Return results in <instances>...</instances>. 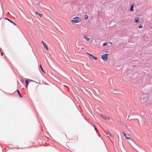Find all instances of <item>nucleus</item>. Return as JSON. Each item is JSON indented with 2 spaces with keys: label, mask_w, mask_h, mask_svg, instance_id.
Wrapping results in <instances>:
<instances>
[{
  "label": "nucleus",
  "mask_w": 152,
  "mask_h": 152,
  "mask_svg": "<svg viewBox=\"0 0 152 152\" xmlns=\"http://www.w3.org/2000/svg\"><path fill=\"white\" fill-rule=\"evenodd\" d=\"M109 135L110 136H111L112 137H113V136H112V134L110 132H109Z\"/></svg>",
  "instance_id": "nucleus-21"
},
{
  "label": "nucleus",
  "mask_w": 152,
  "mask_h": 152,
  "mask_svg": "<svg viewBox=\"0 0 152 152\" xmlns=\"http://www.w3.org/2000/svg\"><path fill=\"white\" fill-rule=\"evenodd\" d=\"M94 128L95 129V130L96 131H98V129H97V128H96V126H95V125L94 124Z\"/></svg>",
  "instance_id": "nucleus-15"
},
{
  "label": "nucleus",
  "mask_w": 152,
  "mask_h": 152,
  "mask_svg": "<svg viewBox=\"0 0 152 152\" xmlns=\"http://www.w3.org/2000/svg\"><path fill=\"white\" fill-rule=\"evenodd\" d=\"M1 55L2 56H3L4 54H3V52H1Z\"/></svg>",
  "instance_id": "nucleus-25"
},
{
  "label": "nucleus",
  "mask_w": 152,
  "mask_h": 152,
  "mask_svg": "<svg viewBox=\"0 0 152 152\" xmlns=\"http://www.w3.org/2000/svg\"><path fill=\"white\" fill-rule=\"evenodd\" d=\"M21 82H23V83H24V80H23V79H21Z\"/></svg>",
  "instance_id": "nucleus-24"
},
{
  "label": "nucleus",
  "mask_w": 152,
  "mask_h": 152,
  "mask_svg": "<svg viewBox=\"0 0 152 152\" xmlns=\"http://www.w3.org/2000/svg\"><path fill=\"white\" fill-rule=\"evenodd\" d=\"M0 51H1V49H0Z\"/></svg>",
  "instance_id": "nucleus-27"
},
{
  "label": "nucleus",
  "mask_w": 152,
  "mask_h": 152,
  "mask_svg": "<svg viewBox=\"0 0 152 152\" xmlns=\"http://www.w3.org/2000/svg\"><path fill=\"white\" fill-rule=\"evenodd\" d=\"M39 67H40V69H41V70H42V71L43 72H44V70H43V68H42V65H39Z\"/></svg>",
  "instance_id": "nucleus-14"
},
{
  "label": "nucleus",
  "mask_w": 152,
  "mask_h": 152,
  "mask_svg": "<svg viewBox=\"0 0 152 152\" xmlns=\"http://www.w3.org/2000/svg\"><path fill=\"white\" fill-rule=\"evenodd\" d=\"M5 19H6L8 21H9L11 23H12L13 24L15 25V26H16V23L14 22H12V21L10 19H8L7 18H5Z\"/></svg>",
  "instance_id": "nucleus-5"
},
{
  "label": "nucleus",
  "mask_w": 152,
  "mask_h": 152,
  "mask_svg": "<svg viewBox=\"0 0 152 152\" xmlns=\"http://www.w3.org/2000/svg\"><path fill=\"white\" fill-rule=\"evenodd\" d=\"M134 5L133 4H132L131 7L130 9V10L132 12L134 10Z\"/></svg>",
  "instance_id": "nucleus-7"
},
{
  "label": "nucleus",
  "mask_w": 152,
  "mask_h": 152,
  "mask_svg": "<svg viewBox=\"0 0 152 152\" xmlns=\"http://www.w3.org/2000/svg\"><path fill=\"white\" fill-rule=\"evenodd\" d=\"M81 21V19L78 17H75L73 18L72 20H71V22L73 23H79Z\"/></svg>",
  "instance_id": "nucleus-1"
},
{
  "label": "nucleus",
  "mask_w": 152,
  "mask_h": 152,
  "mask_svg": "<svg viewBox=\"0 0 152 152\" xmlns=\"http://www.w3.org/2000/svg\"><path fill=\"white\" fill-rule=\"evenodd\" d=\"M90 58L91 59H92V58H93L94 60H96L97 59V57H95V56H94L92 55H91V57H90Z\"/></svg>",
  "instance_id": "nucleus-10"
},
{
  "label": "nucleus",
  "mask_w": 152,
  "mask_h": 152,
  "mask_svg": "<svg viewBox=\"0 0 152 152\" xmlns=\"http://www.w3.org/2000/svg\"><path fill=\"white\" fill-rule=\"evenodd\" d=\"M141 99L143 100V102H144L147 100V98L146 96H144Z\"/></svg>",
  "instance_id": "nucleus-6"
},
{
  "label": "nucleus",
  "mask_w": 152,
  "mask_h": 152,
  "mask_svg": "<svg viewBox=\"0 0 152 152\" xmlns=\"http://www.w3.org/2000/svg\"><path fill=\"white\" fill-rule=\"evenodd\" d=\"M28 80H25L26 87V88L28 87Z\"/></svg>",
  "instance_id": "nucleus-8"
},
{
  "label": "nucleus",
  "mask_w": 152,
  "mask_h": 152,
  "mask_svg": "<svg viewBox=\"0 0 152 152\" xmlns=\"http://www.w3.org/2000/svg\"><path fill=\"white\" fill-rule=\"evenodd\" d=\"M108 55V54H105L104 55L101 56V58L104 61H106L107 60L108 57L107 56Z\"/></svg>",
  "instance_id": "nucleus-2"
},
{
  "label": "nucleus",
  "mask_w": 152,
  "mask_h": 152,
  "mask_svg": "<svg viewBox=\"0 0 152 152\" xmlns=\"http://www.w3.org/2000/svg\"><path fill=\"white\" fill-rule=\"evenodd\" d=\"M135 22L137 23L139 22V18L138 17H136L135 18Z\"/></svg>",
  "instance_id": "nucleus-11"
},
{
  "label": "nucleus",
  "mask_w": 152,
  "mask_h": 152,
  "mask_svg": "<svg viewBox=\"0 0 152 152\" xmlns=\"http://www.w3.org/2000/svg\"><path fill=\"white\" fill-rule=\"evenodd\" d=\"M88 16L87 15H86L85 16V20L88 19Z\"/></svg>",
  "instance_id": "nucleus-16"
},
{
  "label": "nucleus",
  "mask_w": 152,
  "mask_h": 152,
  "mask_svg": "<svg viewBox=\"0 0 152 152\" xmlns=\"http://www.w3.org/2000/svg\"><path fill=\"white\" fill-rule=\"evenodd\" d=\"M143 27V26L142 25H140L139 26V28H141Z\"/></svg>",
  "instance_id": "nucleus-19"
},
{
  "label": "nucleus",
  "mask_w": 152,
  "mask_h": 152,
  "mask_svg": "<svg viewBox=\"0 0 152 152\" xmlns=\"http://www.w3.org/2000/svg\"><path fill=\"white\" fill-rule=\"evenodd\" d=\"M123 133L124 136H126V134L125 133V132H123Z\"/></svg>",
  "instance_id": "nucleus-23"
},
{
  "label": "nucleus",
  "mask_w": 152,
  "mask_h": 152,
  "mask_svg": "<svg viewBox=\"0 0 152 152\" xmlns=\"http://www.w3.org/2000/svg\"><path fill=\"white\" fill-rule=\"evenodd\" d=\"M99 115H100V116L102 117L103 119L106 120H109L110 119V118L109 117H107L105 115H102V114H99Z\"/></svg>",
  "instance_id": "nucleus-3"
},
{
  "label": "nucleus",
  "mask_w": 152,
  "mask_h": 152,
  "mask_svg": "<svg viewBox=\"0 0 152 152\" xmlns=\"http://www.w3.org/2000/svg\"><path fill=\"white\" fill-rule=\"evenodd\" d=\"M36 13L37 14H38L39 16L41 17H42L43 16V15L42 14H39L38 13H37V12H36Z\"/></svg>",
  "instance_id": "nucleus-17"
},
{
  "label": "nucleus",
  "mask_w": 152,
  "mask_h": 152,
  "mask_svg": "<svg viewBox=\"0 0 152 152\" xmlns=\"http://www.w3.org/2000/svg\"><path fill=\"white\" fill-rule=\"evenodd\" d=\"M110 44H112V43H111V42H110Z\"/></svg>",
  "instance_id": "nucleus-28"
},
{
  "label": "nucleus",
  "mask_w": 152,
  "mask_h": 152,
  "mask_svg": "<svg viewBox=\"0 0 152 152\" xmlns=\"http://www.w3.org/2000/svg\"><path fill=\"white\" fill-rule=\"evenodd\" d=\"M41 42L43 44V46L45 48V49L47 50H48V49L45 43H44V42L43 41H41Z\"/></svg>",
  "instance_id": "nucleus-4"
},
{
  "label": "nucleus",
  "mask_w": 152,
  "mask_h": 152,
  "mask_svg": "<svg viewBox=\"0 0 152 152\" xmlns=\"http://www.w3.org/2000/svg\"><path fill=\"white\" fill-rule=\"evenodd\" d=\"M86 53L88 54V55H89V56H90V57H91V55H91L90 54H89V53H88V52H86Z\"/></svg>",
  "instance_id": "nucleus-20"
},
{
  "label": "nucleus",
  "mask_w": 152,
  "mask_h": 152,
  "mask_svg": "<svg viewBox=\"0 0 152 152\" xmlns=\"http://www.w3.org/2000/svg\"><path fill=\"white\" fill-rule=\"evenodd\" d=\"M125 137L127 139L130 140L131 139L129 135L126 134V136Z\"/></svg>",
  "instance_id": "nucleus-13"
},
{
  "label": "nucleus",
  "mask_w": 152,
  "mask_h": 152,
  "mask_svg": "<svg viewBox=\"0 0 152 152\" xmlns=\"http://www.w3.org/2000/svg\"><path fill=\"white\" fill-rule=\"evenodd\" d=\"M84 38L87 41H89L90 40V39L86 36H84Z\"/></svg>",
  "instance_id": "nucleus-12"
},
{
  "label": "nucleus",
  "mask_w": 152,
  "mask_h": 152,
  "mask_svg": "<svg viewBox=\"0 0 152 152\" xmlns=\"http://www.w3.org/2000/svg\"><path fill=\"white\" fill-rule=\"evenodd\" d=\"M17 92L18 93V95H19V96L20 97H23V96H22V95L21 94L20 92V91H19V90H17Z\"/></svg>",
  "instance_id": "nucleus-9"
},
{
  "label": "nucleus",
  "mask_w": 152,
  "mask_h": 152,
  "mask_svg": "<svg viewBox=\"0 0 152 152\" xmlns=\"http://www.w3.org/2000/svg\"><path fill=\"white\" fill-rule=\"evenodd\" d=\"M105 52L106 53H108V52L107 51H105Z\"/></svg>",
  "instance_id": "nucleus-26"
},
{
  "label": "nucleus",
  "mask_w": 152,
  "mask_h": 152,
  "mask_svg": "<svg viewBox=\"0 0 152 152\" xmlns=\"http://www.w3.org/2000/svg\"><path fill=\"white\" fill-rule=\"evenodd\" d=\"M113 93H116V91L115 90H114L113 91Z\"/></svg>",
  "instance_id": "nucleus-22"
},
{
  "label": "nucleus",
  "mask_w": 152,
  "mask_h": 152,
  "mask_svg": "<svg viewBox=\"0 0 152 152\" xmlns=\"http://www.w3.org/2000/svg\"><path fill=\"white\" fill-rule=\"evenodd\" d=\"M107 45V43H106V42H105V43H104L103 44V46H106Z\"/></svg>",
  "instance_id": "nucleus-18"
}]
</instances>
